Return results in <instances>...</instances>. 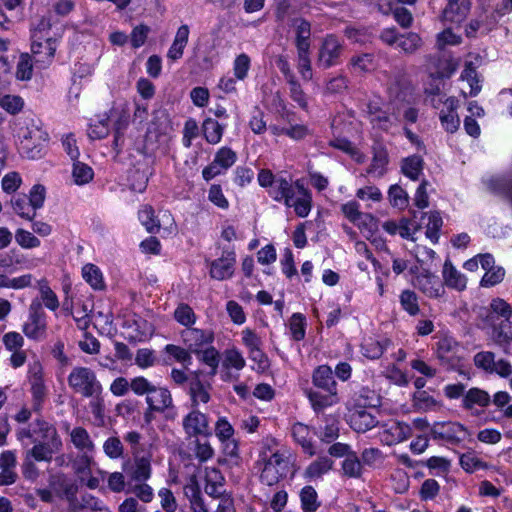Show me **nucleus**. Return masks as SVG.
Instances as JSON below:
<instances>
[{
	"instance_id": "obj_1",
	"label": "nucleus",
	"mask_w": 512,
	"mask_h": 512,
	"mask_svg": "<svg viewBox=\"0 0 512 512\" xmlns=\"http://www.w3.org/2000/svg\"><path fill=\"white\" fill-rule=\"evenodd\" d=\"M24 435L30 437L34 446L28 455L36 461L50 462L62 447V440L55 426L45 420H36Z\"/></svg>"
},
{
	"instance_id": "obj_2",
	"label": "nucleus",
	"mask_w": 512,
	"mask_h": 512,
	"mask_svg": "<svg viewBox=\"0 0 512 512\" xmlns=\"http://www.w3.org/2000/svg\"><path fill=\"white\" fill-rule=\"evenodd\" d=\"M131 390L137 396H146V417H148L149 412H167V417H175V412H172V410H174L175 408L173 404L172 394L167 387L154 385L147 378L143 376H138L131 380Z\"/></svg>"
},
{
	"instance_id": "obj_3",
	"label": "nucleus",
	"mask_w": 512,
	"mask_h": 512,
	"mask_svg": "<svg viewBox=\"0 0 512 512\" xmlns=\"http://www.w3.org/2000/svg\"><path fill=\"white\" fill-rule=\"evenodd\" d=\"M19 151L25 158L36 160L45 155L49 134L39 119H26L18 129Z\"/></svg>"
},
{
	"instance_id": "obj_4",
	"label": "nucleus",
	"mask_w": 512,
	"mask_h": 512,
	"mask_svg": "<svg viewBox=\"0 0 512 512\" xmlns=\"http://www.w3.org/2000/svg\"><path fill=\"white\" fill-rule=\"evenodd\" d=\"M273 200L292 208L301 218L307 217L312 209V194L300 180H281L273 191Z\"/></svg>"
},
{
	"instance_id": "obj_5",
	"label": "nucleus",
	"mask_w": 512,
	"mask_h": 512,
	"mask_svg": "<svg viewBox=\"0 0 512 512\" xmlns=\"http://www.w3.org/2000/svg\"><path fill=\"white\" fill-rule=\"evenodd\" d=\"M260 457L263 462L260 479L268 486L278 483L288 474L294 475L298 469L296 455L289 448H280L272 454L262 451Z\"/></svg>"
},
{
	"instance_id": "obj_6",
	"label": "nucleus",
	"mask_w": 512,
	"mask_h": 512,
	"mask_svg": "<svg viewBox=\"0 0 512 512\" xmlns=\"http://www.w3.org/2000/svg\"><path fill=\"white\" fill-rule=\"evenodd\" d=\"M67 383L73 393L84 398L103 393L102 384L95 371L89 367L76 366L72 368L67 377Z\"/></svg>"
},
{
	"instance_id": "obj_7",
	"label": "nucleus",
	"mask_w": 512,
	"mask_h": 512,
	"mask_svg": "<svg viewBox=\"0 0 512 512\" xmlns=\"http://www.w3.org/2000/svg\"><path fill=\"white\" fill-rule=\"evenodd\" d=\"M48 483L56 497L69 503L68 512H78V485L75 479L63 473H55L50 475Z\"/></svg>"
},
{
	"instance_id": "obj_8",
	"label": "nucleus",
	"mask_w": 512,
	"mask_h": 512,
	"mask_svg": "<svg viewBox=\"0 0 512 512\" xmlns=\"http://www.w3.org/2000/svg\"><path fill=\"white\" fill-rule=\"evenodd\" d=\"M47 315L38 299H33L29 305L27 320L22 325L24 335L32 340H42L46 336Z\"/></svg>"
},
{
	"instance_id": "obj_9",
	"label": "nucleus",
	"mask_w": 512,
	"mask_h": 512,
	"mask_svg": "<svg viewBox=\"0 0 512 512\" xmlns=\"http://www.w3.org/2000/svg\"><path fill=\"white\" fill-rule=\"evenodd\" d=\"M31 39V51L34 57V62L40 68L48 67L53 62L54 55L57 50V38L36 34L35 36H31Z\"/></svg>"
},
{
	"instance_id": "obj_10",
	"label": "nucleus",
	"mask_w": 512,
	"mask_h": 512,
	"mask_svg": "<svg viewBox=\"0 0 512 512\" xmlns=\"http://www.w3.org/2000/svg\"><path fill=\"white\" fill-rule=\"evenodd\" d=\"M434 440H441L451 445H458L468 435L467 429L458 422H435L430 429Z\"/></svg>"
},
{
	"instance_id": "obj_11",
	"label": "nucleus",
	"mask_w": 512,
	"mask_h": 512,
	"mask_svg": "<svg viewBox=\"0 0 512 512\" xmlns=\"http://www.w3.org/2000/svg\"><path fill=\"white\" fill-rule=\"evenodd\" d=\"M436 357L447 369H455L461 362V346L451 336H443L437 342Z\"/></svg>"
},
{
	"instance_id": "obj_12",
	"label": "nucleus",
	"mask_w": 512,
	"mask_h": 512,
	"mask_svg": "<svg viewBox=\"0 0 512 512\" xmlns=\"http://www.w3.org/2000/svg\"><path fill=\"white\" fill-rule=\"evenodd\" d=\"M411 282L416 289L428 298H440L445 292L439 278L426 269L413 276Z\"/></svg>"
},
{
	"instance_id": "obj_13",
	"label": "nucleus",
	"mask_w": 512,
	"mask_h": 512,
	"mask_svg": "<svg viewBox=\"0 0 512 512\" xmlns=\"http://www.w3.org/2000/svg\"><path fill=\"white\" fill-rule=\"evenodd\" d=\"M181 338L188 350L197 354L213 343L214 332L210 329L186 328L181 332Z\"/></svg>"
},
{
	"instance_id": "obj_14",
	"label": "nucleus",
	"mask_w": 512,
	"mask_h": 512,
	"mask_svg": "<svg viewBox=\"0 0 512 512\" xmlns=\"http://www.w3.org/2000/svg\"><path fill=\"white\" fill-rule=\"evenodd\" d=\"M182 427L188 437L210 436L208 416L198 409H192L182 420Z\"/></svg>"
},
{
	"instance_id": "obj_15",
	"label": "nucleus",
	"mask_w": 512,
	"mask_h": 512,
	"mask_svg": "<svg viewBox=\"0 0 512 512\" xmlns=\"http://www.w3.org/2000/svg\"><path fill=\"white\" fill-rule=\"evenodd\" d=\"M29 381L31 385L32 406L35 411H39L45 402L48 389L42 376V366L35 362L29 368Z\"/></svg>"
},
{
	"instance_id": "obj_16",
	"label": "nucleus",
	"mask_w": 512,
	"mask_h": 512,
	"mask_svg": "<svg viewBox=\"0 0 512 512\" xmlns=\"http://www.w3.org/2000/svg\"><path fill=\"white\" fill-rule=\"evenodd\" d=\"M342 53V43L334 35H327L320 46L318 63L324 68H329L338 63Z\"/></svg>"
},
{
	"instance_id": "obj_17",
	"label": "nucleus",
	"mask_w": 512,
	"mask_h": 512,
	"mask_svg": "<svg viewBox=\"0 0 512 512\" xmlns=\"http://www.w3.org/2000/svg\"><path fill=\"white\" fill-rule=\"evenodd\" d=\"M341 211L350 222L360 229L367 230L369 233L377 229V221L370 214L361 212L358 202L349 201L343 204Z\"/></svg>"
},
{
	"instance_id": "obj_18",
	"label": "nucleus",
	"mask_w": 512,
	"mask_h": 512,
	"mask_svg": "<svg viewBox=\"0 0 512 512\" xmlns=\"http://www.w3.org/2000/svg\"><path fill=\"white\" fill-rule=\"evenodd\" d=\"M235 264L236 254L233 251L225 252L220 258L210 262L209 275L218 281L230 279L234 274Z\"/></svg>"
},
{
	"instance_id": "obj_19",
	"label": "nucleus",
	"mask_w": 512,
	"mask_h": 512,
	"mask_svg": "<svg viewBox=\"0 0 512 512\" xmlns=\"http://www.w3.org/2000/svg\"><path fill=\"white\" fill-rule=\"evenodd\" d=\"M386 44L406 54H412L420 48L421 38L416 33L396 35L393 29H386Z\"/></svg>"
},
{
	"instance_id": "obj_20",
	"label": "nucleus",
	"mask_w": 512,
	"mask_h": 512,
	"mask_svg": "<svg viewBox=\"0 0 512 512\" xmlns=\"http://www.w3.org/2000/svg\"><path fill=\"white\" fill-rule=\"evenodd\" d=\"M305 394L313 410L317 413L338 404L340 401L338 391H322L310 388L305 391Z\"/></svg>"
},
{
	"instance_id": "obj_21",
	"label": "nucleus",
	"mask_w": 512,
	"mask_h": 512,
	"mask_svg": "<svg viewBox=\"0 0 512 512\" xmlns=\"http://www.w3.org/2000/svg\"><path fill=\"white\" fill-rule=\"evenodd\" d=\"M470 9V0H447L442 12V19L445 22L460 24L466 19Z\"/></svg>"
},
{
	"instance_id": "obj_22",
	"label": "nucleus",
	"mask_w": 512,
	"mask_h": 512,
	"mask_svg": "<svg viewBox=\"0 0 512 512\" xmlns=\"http://www.w3.org/2000/svg\"><path fill=\"white\" fill-rule=\"evenodd\" d=\"M333 464L329 457L320 456L304 469L302 476L307 482L317 481L332 470Z\"/></svg>"
},
{
	"instance_id": "obj_23",
	"label": "nucleus",
	"mask_w": 512,
	"mask_h": 512,
	"mask_svg": "<svg viewBox=\"0 0 512 512\" xmlns=\"http://www.w3.org/2000/svg\"><path fill=\"white\" fill-rule=\"evenodd\" d=\"M291 433L294 441L301 446L304 453L309 456L315 455V447L313 444V435L312 430L303 423H295L292 426Z\"/></svg>"
},
{
	"instance_id": "obj_24",
	"label": "nucleus",
	"mask_w": 512,
	"mask_h": 512,
	"mask_svg": "<svg viewBox=\"0 0 512 512\" xmlns=\"http://www.w3.org/2000/svg\"><path fill=\"white\" fill-rule=\"evenodd\" d=\"M312 383L316 390L338 391L332 369L328 365L318 366L312 374Z\"/></svg>"
},
{
	"instance_id": "obj_25",
	"label": "nucleus",
	"mask_w": 512,
	"mask_h": 512,
	"mask_svg": "<svg viewBox=\"0 0 512 512\" xmlns=\"http://www.w3.org/2000/svg\"><path fill=\"white\" fill-rule=\"evenodd\" d=\"M129 119L130 113L126 104H116L111 108L107 121L115 127V145H118L120 132L128 126Z\"/></svg>"
},
{
	"instance_id": "obj_26",
	"label": "nucleus",
	"mask_w": 512,
	"mask_h": 512,
	"mask_svg": "<svg viewBox=\"0 0 512 512\" xmlns=\"http://www.w3.org/2000/svg\"><path fill=\"white\" fill-rule=\"evenodd\" d=\"M412 433L411 427L395 419L386 422V445H392L406 440Z\"/></svg>"
},
{
	"instance_id": "obj_27",
	"label": "nucleus",
	"mask_w": 512,
	"mask_h": 512,
	"mask_svg": "<svg viewBox=\"0 0 512 512\" xmlns=\"http://www.w3.org/2000/svg\"><path fill=\"white\" fill-rule=\"evenodd\" d=\"M70 441L74 447L84 453L93 454L95 451V444L91 439L88 431L83 427H74L70 433Z\"/></svg>"
},
{
	"instance_id": "obj_28",
	"label": "nucleus",
	"mask_w": 512,
	"mask_h": 512,
	"mask_svg": "<svg viewBox=\"0 0 512 512\" xmlns=\"http://www.w3.org/2000/svg\"><path fill=\"white\" fill-rule=\"evenodd\" d=\"M210 386L205 385L198 376L189 381V396L192 406L196 408L200 404H206L210 401Z\"/></svg>"
},
{
	"instance_id": "obj_29",
	"label": "nucleus",
	"mask_w": 512,
	"mask_h": 512,
	"mask_svg": "<svg viewBox=\"0 0 512 512\" xmlns=\"http://www.w3.org/2000/svg\"><path fill=\"white\" fill-rule=\"evenodd\" d=\"M511 317L512 308L505 300L496 298L491 301L489 313L486 316L487 322L491 326L499 323L500 320H506Z\"/></svg>"
},
{
	"instance_id": "obj_30",
	"label": "nucleus",
	"mask_w": 512,
	"mask_h": 512,
	"mask_svg": "<svg viewBox=\"0 0 512 512\" xmlns=\"http://www.w3.org/2000/svg\"><path fill=\"white\" fill-rule=\"evenodd\" d=\"M189 33L190 31L187 25H182L178 28L174 40L167 52L168 59L177 61L183 56L184 49L188 43Z\"/></svg>"
},
{
	"instance_id": "obj_31",
	"label": "nucleus",
	"mask_w": 512,
	"mask_h": 512,
	"mask_svg": "<svg viewBox=\"0 0 512 512\" xmlns=\"http://www.w3.org/2000/svg\"><path fill=\"white\" fill-rule=\"evenodd\" d=\"M351 427L358 432H365L377 424L375 416L366 409H359L350 413Z\"/></svg>"
},
{
	"instance_id": "obj_32",
	"label": "nucleus",
	"mask_w": 512,
	"mask_h": 512,
	"mask_svg": "<svg viewBox=\"0 0 512 512\" xmlns=\"http://www.w3.org/2000/svg\"><path fill=\"white\" fill-rule=\"evenodd\" d=\"M442 274L444 282L449 288H453L458 291H462L466 288V277L453 266L449 259L444 263Z\"/></svg>"
},
{
	"instance_id": "obj_33",
	"label": "nucleus",
	"mask_w": 512,
	"mask_h": 512,
	"mask_svg": "<svg viewBox=\"0 0 512 512\" xmlns=\"http://www.w3.org/2000/svg\"><path fill=\"white\" fill-rule=\"evenodd\" d=\"M292 26L295 31L297 49H310L311 24L304 18H295Z\"/></svg>"
},
{
	"instance_id": "obj_34",
	"label": "nucleus",
	"mask_w": 512,
	"mask_h": 512,
	"mask_svg": "<svg viewBox=\"0 0 512 512\" xmlns=\"http://www.w3.org/2000/svg\"><path fill=\"white\" fill-rule=\"evenodd\" d=\"M39 291V298L41 307L44 306L50 311H57L60 307V302L56 293L52 290L46 279H41L37 283Z\"/></svg>"
},
{
	"instance_id": "obj_35",
	"label": "nucleus",
	"mask_w": 512,
	"mask_h": 512,
	"mask_svg": "<svg viewBox=\"0 0 512 512\" xmlns=\"http://www.w3.org/2000/svg\"><path fill=\"white\" fill-rule=\"evenodd\" d=\"M215 435L219 441L223 444L226 443L227 448L232 446L229 454H235L237 448L236 444L232 440L234 435V428L225 417H220L215 423Z\"/></svg>"
},
{
	"instance_id": "obj_36",
	"label": "nucleus",
	"mask_w": 512,
	"mask_h": 512,
	"mask_svg": "<svg viewBox=\"0 0 512 512\" xmlns=\"http://www.w3.org/2000/svg\"><path fill=\"white\" fill-rule=\"evenodd\" d=\"M10 205L15 214L19 217L32 221L36 217V211L30 205L26 194H17L10 200Z\"/></svg>"
},
{
	"instance_id": "obj_37",
	"label": "nucleus",
	"mask_w": 512,
	"mask_h": 512,
	"mask_svg": "<svg viewBox=\"0 0 512 512\" xmlns=\"http://www.w3.org/2000/svg\"><path fill=\"white\" fill-rule=\"evenodd\" d=\"M129 328L131 329L129 338L139 342L149 339L154 333L153 325L142 318L133 319Z\"/></svg>"
},
{
	"instance_id": "obj_38",
	"label": "nucleus",
	"mask_w": 512,
	"mask_h": 512,
	"mask_svg": "<svg viewBox=\"0 0 512 512\" xmlns=\"http://www.w3.org/2000/svg\"><path fill=\"white\" fill-rule=\"evenodd\" d=\"M489 403V394L486 391L476 387L469 389L462 400V406L467 410L472 409L475 405L486 407L489 405Z\"/></svg>"
},
{
	"instance_id": "obj_39",
	"label": "nucleus",
	"mask_w": 512,
	"mask_h": 512,
	"mask_svg": "<svg viewBox=\"0 0 512 512\" xmlns=\"http://www.w3.org/2000/svg\"><path fill=\"white\" fill-rule=\"evenodd\" d=\"M493 339L500 346H508L512 341V317L506 320H500L499 323L492 326Z\"/></svg>"
},
{
	"instance_id": "obj_40",
	"label": "nucleus",
	"mask_w": 512,
	"mask_h": 512,
	"mask_svg": "<svg viewBox=\"0 0 512 512\" xmlns=\"http://www.w3.org/2000/svg\"><path fill=\"white\" fill-rule=\"evenodd\" d=\"M225 126L212 118H206L202 123V131L206 141L212 145L218 144L223 136Z\"/></svg>"
},
{
	"instance_id": "obj_41",
	"label": "nucleus",
	"mask_w": 512,
	"mask_h": 512,
	"mask_svg": "<svg viewBox=\"0 0 512 512\" xmlns=\"http://www.w3.org/2000/svg\"><path fill=\"white\" fill-rule=\"evenodd\" d=\"M82 277L94 290H103L105 281L99 267L88 263L82 267Z\"/></svg>"
},
{
	"instance_id": "obj_42",
	"label": "nucleus",
	"mask_w": 512,
	"mask_h": 512,
	"mask_svg": "<svg viewBox=\"0 0 512 512\" xmlns=\"http://www.w3.org/2000/svg\"><path fill=\"white\" fill-rule=\"evenodd\" d=\"M352 69L356 73L372 72L376 69L378 61L373 54L365 53L362 55L354 56L350 60Z\"/></svg>"
},
{
	"instance_id": "obj_43",
	"label": "nucleus",
	"mask_w": 512,
	"mask_h": 512,
	"mask_svg": "<svg viewBox=\"0 0 512 512\" xmlns=\"http://www.w3.org/2000/svg\"><path fill=\"white\" fill-rule=\"evenodd\" d=\"M299 497L303 512H315L320 507L317 492L312 486H304Z\"/></svg>"
},
{
	"instance_id": "obj_44",
	"label": "nucleus",
	"mask_w": 512,
	"mask_h": 512,
	"mask_svg": "<svg viewBox=\"0 0 512 512\" xmlns=\"http://www.w3.org/2000/svg\"><path fill=\"white\" fill-rule=\"evenodd\" d=\"M460 78L467 81L470 86V96H476L481 91V80L473 62H466Z\"/></svg>"
},
{
	"instance_id": "obj_45",
	"label": "nucleus",
	"mask_w": 512,
	"mask_h": 512,
	"mask_svg": "<svg viewBox=\"0 0 512 512\" xmlns=\"http://www.w3.org/2000/svg\"><path fill=\"white\" fill-rule=\"evenodd\" d=\"M199 360L210 368L209 376H215L218 371L220 355L218 350L213 346H208L196 354Z\"/></svg>"
},
{
	"instance_id": "obj_46",
	"label": "nucleus",
	"mask_w": 512,
	"mask_h": 512,
	"mask_svg": "<svg viewBox=\"0 0 512 512\" xmlns=\"http://www.w3.org/2000/svg\"><path fill=\"white\" fill-rule=\"evenodd\" d=\"M94 172L93 169L78 160H75L72 167V179L78 186L88 184L93 180Z\"/></svg>"
},
{
	"instance_id": "obj_47",
	"label": "nucleus",
	"mask_w": 512,
	"mask_h": 512,
	"mask_svg": "<svg viewBox=\"0 0 512 512\" xmlns=\"http://www.w3.org/2000/svg\"><path fill=\"white\" fill-rule=\"evenodd\" d=\"M290 336L295 341H301L306 334V318L301 313H294L288 321Z\"/></svg>"
},
{
	"instance_id": "obj_48",
	"label": "nucleus",
	"mask_w": 512,
	"mask_h": 512,
	"mask_svg": "<svg viewBox=\"0 0 512 512\" xmlns=\"http://www.w3.org/2000/svg\"><path fill=\"white\" fill-rule=\"evenodd\" d=\"M246 365V360L239 349L232 347L224 351L223 367L226 369L242 370Z\"/></svg>"
},
{
	"instance_id": "obj_49",
	"label": "nucleus",
	"mask_w": 512,
	"mask_h": 512,
	"mask_svg": "<svg viewBox=\"0 0 512 512\" xmlns=\"http://www.w3.org/2000/svg\"><path fill=\"white\" fill-rule=\"evenodd\" d=\"M400 304L410 316H416L420 312L417 294L409 289L403 290L399 296Z\"/></svg>"
},
{
	"instance_id": "obj_50",
	"label": "nucleus",
	"mask_w": 512,
	"mask_h": 512,
	"mask_svg": "<svg viewBox=\"0 0 512 512\" xmlns=\"http://www.w3.org/2000/svg\"><path fill=\"white\" fill-rule=\"evenodd\" d=\"M257 180L261 187L268 188V194L273 199V191H274V189H276L278 182H280L281 180H289V179L282 175L276 176L268 169H262L258 173Z\"/></svg>"
},
{
	"instance_id": "obj_51",
	"label": "nucleus",
	"mask_w": 512,
	"mask_h": 512,
	"mask_svg": "<svg viewBox=\"0 0 512 512\" xmlns=\"http://www.w3.org/2000/svg\"><path fill=\"white\" fill-rule=\"evenodd\" d=\"M423 169V159L413 155L403 160L402 171L411 180H417Z\"/></svg>"
},
{
	"instance_id": "obj_52",
	"label": "nucleus",
	"mask_w": 512,
	"mask_h": 512,
	"mask_svg": "<svg viewBox=\"0 0 512 512\" xmlns=\"http://www.w3.org/2000/svg\"><path fill=\"white\" fill-rule=\"evenodd\" d=\"M138 217L148 232L155 233L159 230L160 221L156 219L154 210L151 206H143L138 212Z\"/></svg>"
},
{
	"instance_id": "obj_53",
	"label": "nucleus",
	"mask_w": 512,
	"mask_h": 512,
	"mask_svg": "<svg viewBox=\"0 0 512 512\" xmlns=\"http://www.w3.org/2000/svg\"><path fill=\"white\" fill-rule=\"evenodd\" d=\"M443 225L442 217L437 211L430 212L428 215V223L426 225V236L434 244L439 240V231Z\"/></svg>"
},
{
	"instance_id": "obj_54",
	"label": "nucleus",
	"mask_w": 512,
	"mask_h": 512,
	"mask_svg": "<svg viewBox=\"0 0 512 512\" xmlns=\"http://www.w3.org/2000/svg\"><path fill=\"white\" fill-rule=\"evenodd\" d=\"M309 51L310 49H297V69L305 81L311 80L313 77Z\"/></svg>"
},
{
	"instance_id": "obj_55",
	"label": "nucleus",
	"mask_w": 512,
	"mask_h": 512,
	"mask_svg": "<svg viewBox=\"0 0 512 512\" xmlns=\"http://www.w3.org/2000/svg\"><path fill=\"white\" fill-rule=\"evenodd\" d=\"M15 241L23 249H34L41 245V241L34 233L22 228L16 230Z\"/></svg>"
},
{
	"instance_id": "obj_56",
	"label": "nucleus",
	"mask_w": 512,
	"mask_h": 512,
	"mask_svg": "<svg viewBox=\"0 0 512 512\" xmlns=\"http://www.w3.org/2000/svg\"><path fill=\"white\" fill-rule=\"evenodd\" d=\"M110 512L108 507L92 495H84L78 503V512Z\"/></svg>"
},
{
	"instance_id": "obj_57",
	"label": "nucleus",
	"mask_w": 512,
	"mask_h": 512,
	"mask_svg": "<svg viewBox=\"0 0 512 512\" xmlns=\"http://www.w3.org/2000/svg\"><path fill=\"white\" fill-rule=\"evenodd\" d=\"M174 318L179 324L188 328L196 322V315L193 309L185 303H181L177 306L174 311Z\"/></svg>"
},
{
	"instance_id": "obj_58",
	"label": "nucleus",
	"mask_w": 512,
	"mask_h": 512,
	"mask_svg": "<svg viewBox=\"0 0 512 512\" xmlns=\"http://www.w3.org/2000/svg\"><path fill=\"white\" fill-rule=\"evenodd\" d=\"M436 405V400L426 391H417L413 395V407L416 411H430L433 410Z\"/></svg>"
},
{
	"instance_id": "obj_59",
	"label": "nucleus",
	"mask_w": 512,
	"mask_h": 512,
	"mask_svg": "<svg viewBox=\"0 0 512 512\" xmlns=\"http://www.w3.org/2000/svg\"><path fill=\"white\" fill-rule=\"evenodd\" d=\"M343 474L350 478L360 477L362 465L355 453L348 454L342 462Z\"/></svg>"
},
{
	"instance_id": "obj_60",
	"label": "nucleus",
	"mask_w": 512,
	"mask_h": 512,
	"mask_svg": "<svg viewBox=\"0 0 512 512\" xmlns=\"http://www.w3.org/2000/svg\"><path fill=\"white\" fill-rule=\"evenodd\" d=\"M390 204L399 209H405L408 206L409 197L406 191H404L398 185H392L388 191Z\"/></svg>"
},
{
	"instance_id": "obj_61",
	"label": "nucleus",
	"mask_w": 512,
	"mask_h": 512,
	"mask_svg": "<svg viewBox=\"0 0 512 512\" xmlns=\"http://www.w3.org/2000/svg\"><path fill=\"white\" fill-rule=\"evenodd\" d=\"M103 451L110 459H119L123 456L124 446L118 437L111 436L103 443Z\"/></svg>"
},
{
	"instance_id": "obj_62",
	"label": "nucleus",
	"mask_w": 512,
	"mask_h": 512,
	"mask_svg": "<svg viewBox=\"0 0 512 512\" xmlns=\"http://www.w3.org/2000/svg\"><path fill=\"white\" fill-rule=\"evenodd\" d=\"M251 60L245 53L238 55L233 62V73L237 80L243 81L249 72Z\"/></svg>"
},
{
	"instance_id": "obj_63",
	"label": "nucleus",
	"mask_w": 512,
	"mask_h": 512,
	"mask_svg": "<svg viewBox=\"0 0 512 512\" xmlns=\"http://www.w3.org/2000/svg\"><path fill=\"white\" fill-rule=\"evenodd\" d=\"M390 13L394 20L403 28H408L412 24L413 16L409 9L403 6L393 7V3L389 2Z\"/></svg>"
},
{
	"instance_id": "obj_64",
	"label": "nucleus",
	"mask_w": 512,
	"mask_h": 512,
	"mask_svg": "<svg viewBox=\"0 0 512 512\" xmlns=\"http://www.w3.org/2000/svg\"><path fill=\"white\" fill-rule=\"evenodd\" d=\"M90 308L84 303H76L74 310L71 314L73 319L75 320L77 326L81 330H85L88 328L90 323L89 313Z\"/></svg>"
}]
</instances>
